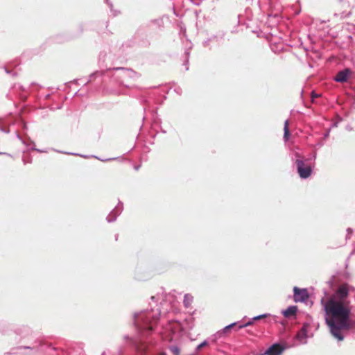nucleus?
<instances>
[{
  "label": "nucleus",
  "instance_id": "1",
  "mask_svg": "<svg viewBox=\"0 0 355 355\" xmlns=\"http://www.w3.org/2000/svg\"><path fill=\"white\" fill-rule=\"evenodd\" d=\"M349 292V285L343 284L337 288L334 294L321 300V304L324 306L327 315L326 323L331 334L338 340H343L341 331L349 329L351 313Z\"/></svg>",
  "mask_w": 355,
  "mask_h": 355
},
{
  "label": "nucleus",
  "instance_id": "2",
  "mask_svg": "<svg viewBox=\"0 0 355 355\" xmlns=\"http://www.w3.org/2000/svg\"><path fill=\"white\" fill-rule=\"evenodd\" d=\"M297 172L302 178H307L310 176L311 168L309 166L305 165L304 162L300 159L296 161Z\"/></svg>",
  "mask_w": 355,
  "mask_h": 355
},
{
  "label": "nucleus",
  "instance_id": "9",
  "mask_svg": "<svg viewBox=\"0 0 355 355\" xmlns=\"http://www.w3.org/2000/svg\"><path fill=\"white\" fill-rule=\"evenodd\" d=\"M288 125H289L288 121H286L284 123V138L286 141L288 140L289 135H290Z\"/></svg>",
  "mask_w": 355,
  "mask_h": 355
},
{
  "label": "nucleus",
  "instance_id": "12",
  "mask_svg": "<svg viewBox=\"0 0 355 355\" xmlns=\"http://www.w3.org/2000/svg\"><path fill=\"white\" fill-rule=\"evenodd\" d=\"M267 315L266 314H263V315H258V316H256L254 318H253V320H260V319H262V318H265Z\"/></svg>",
  "mask_w": 355,
  "mask_h": 355
},
{
  "label": "nucleus",
  "instance_id": "11",
  "mask_svg": "<svg viewBox=\"0 0 355 355\" xmlns=\"http://www.w3.org/2000/svg\"><path fill=\"white\" fill-rule=\"evenodd\" d=\"M253 324V320H250V321H248L247 323H245V324H243V325H240L239 327V329H242V328H244V327H248V326H250Z\"/></svg>",
  "mask_w": 355,
  "mask_h": 355
},
{
  "label": "nucleus",
  "instance_id": "14",
  "mask_svg": "<svg viewBox=\"0 0 355 355\" xmlns=\"http://www.w3.org/2000/svg\"><path fill=\"white\" fill-rule=\"evenodd\" d=\"M301 334L303 335V336H305L306 334V331L305 329L303 328L301 331L297 334L298 336H300Z\"/></svg>",
  "mask_w": 355,
  "mask_h": 355
},
{
  "label": "nucleus",
  "instance_id": "13",
  "mask_svg": "<svg viewBox=\"0 0 355 355\" xmlns=\"http://www.w3.org/2000/svg\"><path fill=\"white\" fill-rule=\"evenodd\" d=\"M206 345H207V343L206 341H205L198 345V349H202V347H204Z\"/></svg>",
  "mask_w": 355,
  "mask_h": 355
},
{
  "label": "nucleus",
  "instance_id": "15",
  "mask_svg": "<svg viewBox=\"0 0 355 355\" xmlns=\"http://www.w3.org/2000/svg\"><path fill=\"white\" fill-rule=\"evenodd\" d=\"M149 329H150V330H152V329H153V327H149Z\"/></svg>",
  "mask_w": 355,
  "mask_h": 355
},
{
  "label": "nucleus",
  "instance_id": "3",
  "mask_svg": "<svg viewBox=\"0 0 355 355\" xmlns=\"http://www.w3.org/2000/svg\"><path fill=\"white\" fill-rule=\"evenodd\" d=\"M351 73L352 71L349 69H345L339 71L334 78V80L338 83H345L347 80Z\"/></svg>",
  "mask_w": 355,
  "mask_h": 355
},
{
  "label": "nucleus",
  "instance_id": "6",
  "mask_svg": "<svg viewBox=\"0 0 355 355\" xmlns=\"http://www.w3.org/2000/svg\"><path fill=\"white\" fill-rule=\"evenodd\" d=\"M297 311L296 306H289L287 309L284 310L282 313L286 318H290L295 315Z\"/></svg>",
  "mask_w": 355,
  "mask_h": 355
},
{
  "label": "nucleus",
  "instance_id": "7",
  "mask_svg": "<svg viewBox=\"0 0 355 355\" xmlns=\"http://www.w3.org/2000/svg\"><path fill=\"white\" fill-rule=\"evenodd\" d=\"M193 300V297L191 294H186L184 297V304L185 307L188 308L189 307Z\"/></svg>",
  "mask_w": 355,
  "mask_h": 355
},
{
  "label": "nucleus",
  "instance_id": "8",
  "mask_svg": "<svg viewBox=\"0 0 355 355\" xmlns=\"http://www.w3.org/2000/svg\"><path fill=\"white\" fill-rule=\"evenodd\" d=\"M236 322L232 323L227 326H226L223 330L218 332V334L220 336L227 334L230 332V330L236 325Z\"/></svg>",
  "mask_w": 355,
  "mask_h": 355
},
{
  "label": "nucleus",
  "instance_id": "10",
  "mask_svg": "<svg viewBox=\"0 0 355 355\" xmlns=\"http://www.w3.org/2000/svg\"><path fill=\"white\" fill-rule=\"evenodd\" d=\"M169 349L173 355H180V350L177 346H171Z\"/></svg>",
  "mask_w": 355,
  "mask_h": 355
},
{
  "label": "nucleus",
  "instance_id": "5",
  "mask_svg": "<svg viewBox=\"0 0 355 355\" xmlns=\"http://www.w3.org/2000/svg\"><path fill=\"white\" fill-rule=\"evenodd\" d=\"M283 349V347L279 344H274L264 354L261 355H280Z\"/></svg>",
  "mask_w": 355,
  "mask_h": 355
},
{
  "label": "nucleus",
  "instance_id": "4",
  "mask_svg": "<svg viewBox=\"0 0 355 355\" xmlns=\"http://www.w3.org/2000/svg\"><path fill=\"white\" fill-rule=\"evenodd\" d=\"M294 296L295 301H305L309 297L306 290L300 289L297 287L294 288Z\"/></svg>",
  "mask_w": 355,
  "mask_h": 355
}]
</instances>
